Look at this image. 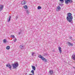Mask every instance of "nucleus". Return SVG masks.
<instances>
[{"mask_svg": "<svg viewBox=\"0 0 75 75\" xmlns=\"http://www.w3.org/2000/svg\"><path fill=\"white\" fill-rule=\"evenodd\" d=\"M67 20L69 23H70L71 24H72L73 21H72V19L73 18L72 16V14L69 13H68L67 14V18H66Z\"/></svg>", "mask_w": 75, "mask_h": 75, "instance_id": "obj_1", "label": "nucleus"}, {"mask_svg": "<svg viewBox=\"0 0 75 75\" xmlns=\"http://www.w3.org/2000/svg\"><path fill=\"white\" fill-rule=\"evenodd\" d=\"M18 63H16L14 64H12V66H13V69H16V68H17V67H18Z\"/></svg>", "mask_w": 75, "mask_h": 75, "instance_id": "obj_2", "label": "nucleus"}, {"mask_svg": "<svg viewBox=\"0 0 75 75\" xmlns=\"http://www.w3.org/2000/svg\"><path fill=\"white\" fill-rule=\"evenodd\" d=\"M6 67H8L11 70V66L10 64H8L6 65Z\"/></svg>", "mask_w": 75, "mask_h": 75, "instance_id": "obj_3", "label": "nucleus"}, {"mask_svg": "<svg viewBox=\"0 0 75 75\" xmlns=\"http://www.w3.org/2000/svg\"><path fill=\"white\" fill-rule=\"evenodd\" d=\"M4 7V6L3 5H0V11H1L3 10Z\"/></svg>", "mask_w": 75, "mask_h": 75, "instance_id": "obj_4", "label": "nucleus"}, {"mask_svg": "<svg viewBox=\"0 0 75 75\" xmlns=\"http://www.w3.org/2000/svg\"><path fill=\"white\" fill-rule=\"evenodd\" d=\"M67 44H68V45L69 46H70V47L71 46H73V44L69 42H67Z\"/></svg>", "mask_w": 75, "mask_h": 75, "instance_id": "obj_5", "label": "nucleus"}, {"mask_svg": "<svg viewBox=\"0 0 75 75\" xmlns=\"http://www.w3.org/2000/svg\"><path fill=\"white\" fill-rule=\"evenodd\" d=\"M53 71L51 70H50L49 71V73L50 75H52L53 74Z\"/></svg>", "mask_w": 75, "mask_h": 75, "instance_id": "obj_6", "label": "nucleus"}, {"mask_svg": "<svg viewBox=\"0 0 75 75\" xmlns=\"http://www.w3.org/2000/svg\"><path fill=\"white\" fill-rule=\"evenodd\" d=\"M58 50L59 51L60 53V54H61V53H62V49L61 48V47H59L58 48Z\"/></svg>", "mask_w": 75, "mask_h": 75, "instance_id": "obj_7", "label": "nucleus"}, {"mask_svg": "<svg viewBox=\"0 0 75 75\" xmlns=\"http://www.w3.org/2000/svg\"><path fill=\"white\" fill-rule=\"evenodd\" d=\"M72 59L75 60V54H73L72 56Z\"/></svg>", "mask_w": 75, "mask_h": 75, "instance_id": "obj_8", "label": "nucleus"}, {"mask_svg": "<svg viewBox=\"0 0 75 75\" xmlns=\"http://www.w3.org/2000/svg\"><path fill=\"white\" fill-rule=\"evenodd\" d=\"M31 67H32V69H33V70H34V71H35L36 69L35 67V66H32Z\"/></svg>", "mask_w": 75, "mask_h": 75, "instance_id": "obj_9", "label": "nucleus"}, {"mask_svg": "<svg viewBox=\"0 0 75 75\" xmlns=\"http://www.w3.org/2000/svg\"><path fill=\"white\" fill-rule=\"evenodd\" d=\"M73 1H72V0H68V2L69 3H72V2H73Z\"/></svg>", "mask_w": 75, "mask_h": 75, "instance_id": "obj_10", "label": "nucleus"}, {"mask_svg": "<svg viewBox=\"0 0 75 75\" xmlns=\"http://www.w3.org/2000/svg\"><path fill=\"white\" fill-rule=\"evenodd\" d=\"M42 60H43V61H44H44H45V62H47V59H45L44 57H43L42 58Z\"/></svg>", "mask_w": 75, "mask_h": 75, "instance_id": "obj_11", "label": "nucleus"}, {"mask_svg": "<svg viewBox=\"0 0 75 75\" xmlns=\"http://www.w3.org/2000/svg\"><path fill=\"white\" fill-rule=\"evenodd\" d=\"M61 8L59 6H58L57 7V10H61Z\"/></svg>", "mask_w": 75, "mask_h": 75, "instance_id": "obj_12", "label": "nucleus"}, {"mask_svg": "<svg viewBox=\"0 0 75 75\" xmlns=\"http://www.w3.org/2000/svg\"><path fill=\"white\" fill-rule=\"evenodd\" d=\"M65 1V3L67 4H68V0H64Z\"/></svg>", "mask_w": 75, "mask_h": 75, "instance_id": "obj_13", "label": "nucleus"}, {"mask_svg": "<svg viewBox=\"0 0 75 75\" xmlns=\"http://www.w3.org/2000/svg\"><path fill=\"white\" fill-rule=\"evenodd\" d=\"M31 72L33 75H34V70H33L31 71Z\"/></svg>", "mask_w": 75, "mask_h": 75, "instance_id": "obj_14", "label": "nucleus"}, {"mask_svg": "<svg viewBox=\"0 0 75 75\" xmlns=\"http://www.w3.org/2000/svg\"><path fill=\"white\" fill-rule=\"evenodd\" d=\"M39 58H41L42 59V58H43V57H42V55H41L39 56Z\"/></svg>", "mask_w": 75, "mask_h": 75, "instance_id": "obj_15", "label": "nucleus"}, {"mask_svg": "<svg viewBox=\"0 0 75 75\" xmlns=\"http://www.w3.org/2000/svg\"><path fill=\"white\" fill-rule=\"evenodd\" d=\"M41 7L40 6H39L38 7V10H40V9H41Z\"/></svg>", "mask_w": 75, "mask_h": 75, "instance_id": "obj_16", "label": "nucleus"}, {"mask_svg": "<svg viewBox=\"0 0 75 75\" xmlns=\"http://www.w3.org/2000/svg\"><path fill=\"white\" fill-rule=\"evenodd\" d=\"M26 3L25 1H23L22 2V4L23 5H25V4Z\"/></svg>", "mask_w": 75, "mask_h": 75, "instance_id": "obj_17", "label": "nucleus"}, {"mask_svg": "<svg viewBox=\"0 0 75 75\" xmlns=\"http://www.w3.org/2000/svg\"><path fill=\"white\" fill-rule=\"evenodd\" d=\"M11 19V16H9V19L7 21L8 22H9L10 21Z\"/></svg>", "mask_w": 75, "mask_h": 75, "instance_id": "obj_18", "label": "nucleus"}, {"mask_svg": "<svg viewBox=\"0 0 75 75\" xmlns=\"http://www.w3.org/2000/svg\"><path fill=\"white\" fill-rule=\"evenodd\" d=\"M24 8H25V9H26L28 8V7H27V5H25V6H24Z\"/></svg>", "mask_w": 75, "mask_h": 75, "instance_id": "obj_19", "label": "nucleus"}, {"mask_svg": "<svg viewBox=\"0 0 75 75\" xmlns=\"http://www.w3.org/2000/svg\"><path fill=\"white\" fill-rule=\"evenodd\" d=\"M59 1H61L62 3H64V0H59Z\"/></svg>", "mask_w": 75, "mask_h": 75, "instance_id": "obj_20", "label": "nucleus"}, {"mask_svg": "<svg viewBox=\"0 0 75 75\" xmlns=\"http://www.w3.org/2000/svg\"><path fill=\"white\" fill-rule=\"evenodd\" d=\"M11 37H13V38H15V36H14V35H11Z\"/></svg>", "mask_w": 75, "mask_h": 75, "instance_id": "obj_21", "label": "nucleus"}, {"mask_svg": "<svg viewBox=\"0 0 75 75\" xmlns=\"http://www.w3.org/2000/svg\"><path fill=\"white\" fill-rule=\"evenodd\" d=\"M24 47V45H20L19 46V47Z\"/></svg>", "mask_w": 75, "mask_h": 75, "instance_id": "obj_22", "label": "nucleus"}, {"mask_svg": "<svg viewBox=\"0 0 75 75\" xmlns=\"http://www.w3.org/2000/svg\"><path fill=\"white\" fill-rule=\"evenodd\" d=\"M6 49L7 50H9L10 49V47H6Z\"/></svg>", "mask_w": 75, "mask_h": 75, "instance_id": "obj_23", "label": "nucleus"}, {"mask_svg": "<svg viewBox=\"0 0 75 75\" xmlns=\"http://www.w3.org/2000/svg\"><path fill=\"white\" fill-rule=\"evenodd\" d=\"M16 41H17V39L15 38V40H14V42H16Z\"/></svg>", "mask_w": 75, "mask_h": 75, "instance_id": "obj_24", "label": "nucleus"}, {"mask_svg": "<svg viewBox=\"0 0 75 75\" xmlns=\"http://www.w3.org/2000/svg\"><path fill=\"white\" fill-rule=\"evenodd\" d=\"M4 42H6V39L4 40Z\"/></svg>", "mask_w": 75, "mask_h": 75, "instance_id": "obj_25", "label": "nucleus"}, {"mask_svg": "<svg viewBox=\"0 0 75 75\" xmlns=\"http://www.w3.org/2000/svg\"><path fill=\"white\" fill-rule=\"evenodd\" d=\"M34 53L33 52L32 54V55H34Z\"/></svg>", "mask_w": 75, "mask_h": 75, "instance_id": "obj_26", "label": "nucleus"}, {"mask_svg": "<svg viewBox=\"0 0 75 75\" xmlns=\"http://www.w3.org/2000/svg\"><path fill=\"white\" fill-rule=\"evenodd\" d=\"M26 13H27L29 14V11H26Z\"/></svg>", "mask_w": 75, "mask_h": 75, "instance_id": "obj_27", "label": "nucleus"}, {"mask_svg": "<svg viewBox=\"0 0 75 75\" xmlns=\"http://www.w3.org/2000/svg\"><path fill=\"white\" fill-rule=\"evenodd\" d=\"M60 6H61V7H62V5H63L62 4H59V5Z\"/></svg>", "mask_w": 75, "mask_h": 75, "instance_id": "obj_28", "label": "nucleus"}, {"mask_svg": "<svg viewBox=\"0 0 75 75\" xmlns=\"http://www.w3.org/2000/svg\"><path fill=\"white\" fill-rule=\"evenodd\" d=\"M70 39H72V37H70Z\"/></svg>", "mask_w": 75, "mask_h": 75, "instance_id": "obj_29", "label": "nucleus"}, {"mask_svg": "<svg viewBox=\"0 0 75 75\" xmlns=\"http://www.w3.org/2000/svg\"><path fill=\"white\" fill-rule=\"evenodd\" d=\"M16 19H17V18H18V17L17 16H16Z\"/></svg>", "mask_w": 75, "mask_h": 75, "instance_id": "obj_30", "label": "nucleus"}, {"mask_svg": "<svg viewBox=\"0 0 75 75\" xmlns=\"http://www.w3.org/2000/svg\"><path fill=\"white\" fill-rule=\"evenodd\" d=\"M6 47H10V46H7Z\"/></svg>", "mask_w": 75, "mask_h": 75, "instance_id": "obj_31", "label": "nucleus"}, {"mask_svg": "<svg viewBox=\"0 0 75 75\" xmlns=\"http://www.w3.org/2000/svg\"><path fill=\"white\" fill-rule=\"evenodd\" d=\"M19 34H20V32L19 33Z\"/></svg>", "mask_w": 75, "mask_h": 75, "instance_id": "obj_32", "label": "nucleus"}]
</instances>
